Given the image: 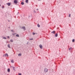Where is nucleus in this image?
I'll return each instance as SVG.
<instances>
[{
    "mask_svg": "<svg viewBox=\"0 0 75 75\" xmlns=\"http://www.w3.org/2000/svg\"><path fill=\"white\" fill-rule=\"evenodd\" d=\"M8 47L9 48H11V47L10 46V45L9 44H8Z\"/></svg>",
    "mask_w": 75,
    "mask_h": 75,
    "instance_id": "nucleus-10",
    "label": "nucleus"
},
{
    "mask_svg": "<svg viewBox=\"0 0 75 75\" xmlns=\"http://www.w3.org/2000/svg\"><path fill=\"white\" fill-rule=\"evenodd\" d=\"M18 75H21V74H20Z\"/></svg>",
    "mask_w": 75,
    "mask_h": 75,
    "instance_id": "nucleus-27",
    "label": "nucleus"
},
{
    "mask_svg": "<svg viewBox=\"0 0 75 75\" xmlns=\"http://www.w3.org/2000/svg\"><path fill=\"white\" fill-rule=\"evenodd\" d=\"M7 37H8V38H9V36H8Z\"/></svg>",
    "mask_w": 75,
    "mask_h": 75,
    "instance_id": "nucleus-28",
    "label": "nucleus"
},
{
    "mask_svg": "<svg viewBox=\"0 0 75 75\" xmlns=\"http://www.w3.org/2000/svg\"><path fill=\"white\" fill-rule=\"evenodd\" d=\"M72 49V48L71 47L69 49V50H70Z\"/></svg>",
    "mask_w": 75,
    "mask_h": 75,
    "instance_id": "nucleus-17",
    "label": "nucleus"
},
{
    "mask_svg": "<svg viewBox=\"0 0 75 75\" xmlns=\"http://www.w3.org/2000/svg\"><path fill=\"white\" fill-rule=\"evenodd\" d=\"M38 10V9H37V10Z\"/></svg>",
    "mask_w": 75,
    "mask_h": 75,
    "instance_id": "nucleus-30",
    "label": "nucleus"
},
{
    "mask_svg": "<svg viewBox=\"0 0 75 75\" xmlns=\"http://www.w3.org/2000/svg\"><path fill=\"white\" fill-rule=\"evenodd\" d=\"M48 70L47 68L45 69V73H47L48 72Z\"/></svg>",
    "mask_w": 75,
    "mask_h": 75,
    "instance_id": "nucleus-1",
    "label": "nucleus"
},
{
    "mask_svg": "<svg viewBox=\"0 0 75 75\" xmlns=\"http://www.w3.org/2000/svg\"><path fill=\"white\" fill-rule=\"evenodd\" d=\"M25 2H26V3H28V0H25Z\"/></svg>",
    "mask_w": 75,
    "mask_h": 75,
    "instance_id": "nucleus-7",
    "label": "nucleus"
},
{
    "mask_svg": "<svg viewBox=\"0 0 75 75\" xmlns=\"http://www.w3.org/2000/svg\"><path fill=\"white\" fill-rule=\"evenodd\" d=\"M19 56H21V53L20 54H18V55Z\"/></svg>",
    "mask_w": 75,
    "mask_h": 75,
    "instance_id": "nucleus-19",
    "label": "nucleus"
},
{
    "mask_svg": "<svg viewBox=\"0 0 75 75\" xmlns=\"http://www.w3.org/2000/svg\"><path fill=\"white\" fill-rule=\"evenodd\" d=\"M7 5H8V6H10L11 5V4L10 3H8V4H7Z\"/></svg>",
    "mask_w": 75,
    "mask_h": 75,
    "instance_id": "nucleus-6",
    "label": "nucleus"
},
{
    "mask_svg": "<svg viewBox=\"0 0 75 75\" xmlns=\"http://www.w3.org/2000/svg\"><path fill=\"white\" fill-rule=\"evenodd\" d=\"M4 6H2V8H4Z\"/></svg>",
    "mask_w": 75,
    "mask_h": 75,
    "instance_id": "nucleus-22",
    "label": "nucleus"
},
{
    "mask_svg": "<svg viewBox=\"0 0 75 75\" xmlns=\"http://www.w3.org/2000/svg\"><path fill=\"white\" fill-rule=\"evenodd\" d=\"M55 33V32L54 31L52 32V33L54 34Z\"/></svg>",
    "mask_w": 75,
    "mask_h": 75,
    "instance_id": "nucleus-8",
    "label": "nucleus"
},
{
    "mask_svg": "<svg viewBox=\"0 0 75 75\" xmlns=\"http://www.w3.org/2000/svg\"><path fill=\"white\" fill-rule=\"evenodd\" d=\"M5 56H7V57H8V54H5Z\"/></svg>",
    "mask_w": 75,
    "mask_h": 75,
    "instance_id": "nucleus-12",
    "label": "nucleus"
},
{
    "mask_svg": "<svg viewBox=\"0 0 75 75\" xmlns=\"http://www.w3.org/2000/svg\"><path fill=\"white\" fill-rule=\"evenodd\" d=\"M16 36L17 37H19V35L18 34H17L16 35Z\"/></svg>",
    "mask_w": 75,
    "mask_h": 75,
    "instance_id": "nucleus-11",
    "label": "nucleus"
},
{
    "mask_svg": "<svg viewBox=\"0 0 75 75\" xmlns=\"http://www.w3.org/2000/svg\"><path fill=\"white\" fill-rule=\"evenodd\" d=\"M13 69L15 70V67H13Z\"/></svg>",
    "mask_w": 75,
    "mask_h": 75,
    "instance_id": "nucleus-21",
    "label": "nucleus"
},
{
    "mask_svg": "<svg viewBox=\"0 0 75 75\" xmlns=\"http://www.w3.org/2000/svg\"><path fill=\"white\" fill-rule=\"evenodd\" d=\"M22 28L23 29H24V30H26L24 26L23 27V28Z\"/></svg>",
    "mask_w": 75,
    "mask_h": 75,
    "instance_id": "nucleus-4",
    "label": "nucleus"
},
{
    "mask_svg": "<svg viewBox=\"0 0 75 75\" xmlns=\"http://www.w3.org/2000/svg\"><path fill=\"white\" fill-rule=\"evenodd\" d=\"M8 72H10V69H8Z\"/></svg>",
    "mask_w": 75,
    "mask_h": 75,
    "instance_id": "nucleus-9",
    "label": "nucleus"
},
{
    "mask_svg": "<svg viewBox=\"0 0 75 75\" xmlns=\"http://www.w3.org/2000/svg\"><path fill=\"white\" fill-rule=\"evenodd\" d=\"M39 47H40V49H42V46L41 45H39Z\"/></svg>",
    "mask_w": 75,
    "mask_h": 75,
    "instance_id": "nucleus-3",
    "label": "nucleus"
},
{
    "mask_svg": "<svg viewBox=\"0 0 75 75\" xmlns=\"http://www.w3.org/2000/svg\"><path fill=\"white\" fill-rule=\"evenodd\" d=\"M11 62H12V63H13L14 62V60H12V61H11Z\"/></svg>",
    "mask_w": 75,
    "mask_h": 75,
    "instance_id": "nucleus-15",
    "label": "nucleus"
},
{
    "mask_svg": "<svg viewBox=\"0 0 75 75\" xmlns=\"http://www.w3.org/2000/svg\"><path fill=\"white\" fill-rule=\"evenodd\" d=\"M33 40V39H30V40Z\"/></svg>",
    "mask_w": 75,
    "mask_h": 75,
    "instance_id": "nucleus-25",
    "label": "nucleus"
},
{
    "mask_svg": "<svg viewBox=\"0 0 75 75\" xmlns=\"http://www.w3.org/2000/svg\"><path fill=\"white\" fill-rule=\"evenodd\" d=\"M75 42V40H74V39H73V40H72V42Z\"/></svg>",
    "mask_w": 75,
    "mask_h": 75,
    "instance_id": "nucleus-16",
    "label": "nucleus"
},
{
    "mask_svg": "<svg viewBox=\"0 0 75 75\" xmlns=\"http://www.w3.org/2000/svg\"><path fill=\"white\" fill-rule=\"evenodd\" d=\"M35 34V33H33V35H34Z\"/></svg>",
    "mask_w": 75,
    "mask_h": 75,
    "instance_id": "nucleus-24",
    "label": "nucleus"
},
{
    "mask_svg": "<svg viewBox=\"0 0 75 75\" xmlns=\"http://www.w3.org/2000/svg\"><path fill=\"white\" fill-rule=\"evenodd\" d=\"M34 11V13H36V12L35 11Z\"/></svg>",
    "mask_w": 75,
    "mask_h": 75,
    "instance_id": "nucleus-26",
    "label": "nucleus"
},
{
    "mask_svg": "<svg viewBox=\"0 0 75 75\" xmlns=\"http://www.w3.org/2000/svg\"><path fill=\"white\" fill-rule=\"evenodd\" d=\"M0 6H1V5H0Z\"/></svg>",
    "mask_w": 75,
    "mask_h": 75,
    "instance_id": "nucleus-31",
    "label": "nucleus"
},
{
    "mask_svg": "<svg viewBox=\"0 0 75 75\" xmlns=\"http://www.w3.org/2000/svg\"><path fill=\"white\" fill-rule=\"evenodd\" d=\"M11 32H13V30H11Z\"/></svg>",
    "mask_w": 75,
    "mask_h": 75,
    "instance_id": "nucleus-29",
    "label": "nucleus"
},
{
    "mask_svg": "<svg viewBox=\"0 0 75 75\" xmlns=\"http://www.w3.org/2000/svg\"><path fill=\"white\" fill-rule=\"evenodd\" d=\"M3 39H6V37H4L3 38Z\"/></svg>",
    "mask_w": 75,
    "mask_h": 75,
    "instance_id": "nucleus-18",
    "label": "nucleus"
},
{
    "mask_svg": "<svg viewBox=\"0 0 75 75\" xmlns=\"http://www.w3.org/2000/svg\"><path fill=\"white\" fill-rule=\"evenodd\" d=\"M14 0L15 1H14V3H16V4H17V3H18V1L16 0Z\"/></svg>",
    "mask_w": 75,
    "mask_h": 75,
    "instance_id": "nucleus-2",
    "label": "nucleus"
},
{
    "mask_svg": "<svg viewBox=\"0 0 75 75\" xmlns=\"http://www.w3.org/2000/svg\"><path fill=\"white\" fill-rule=\"evenodd\" d=\"M58 36V34L57 33H56L55 35V37H57Z\"/></svg>",
    "mask_w": 75,
    "mask_h": 75,
    "instance_id": "nucleus-5",
    "label": "nucleus"
},
{
    "mask_svg": "<svg viewBox=\"0 0 75 75\" xmlns=\"http://www.w3.org/2000/svg\"><path fill=\"white\" fill-rule=\"evenodd\" d=\"M38 27L39 28L40 27V25L38 24Z\"/></svg>",
    "mask_w": 75,
    "mask_h": 75,
    "instance_id": "nucleus-13",
    "label": "nucleus"
},
{
    "mask_svg": "<svg viewBox=\"0 0 75 75\" xmlns=\"http://www.w3.org/2000/svg\"><path fill=\"white\" fill-rule=\"evenodd\" d=\"M21 3L22 5H23V4H24L23 2H22Z\"/></svg>",
    "mask_w": 75,
    "mask_h": 75,
    "instance_id": "nucleus-14",
    "label": "nucleus"
},
{
    "mask_svg": "<svg viewBox=\"0 0 75 75\" xmlns=\"http://www.w3.org/2000/svg\"><path fill=\"white\" fill-rule=\"evenodd\" d=\"M11 42H13V40H11Z\"/></svg>",
    "mask_w": 75,
    "mask_h": 75,
    "instance_id": "nucleus-20",
    "label": "nucleus"
},
{
    "mask_svg": "<svg viewBox=\"0 0 75 75\" xmlns=\"http://www.w3.org/2000/svg\"><path fill=\"white\" fill-rule=\"evenodd\" d=\"M69 17H71V15L70 14H69Z\"/></svg>",
    "mask_w": 75,
    "mask_h": 75,
    "instance_id": "nucleus-23",
    "label": "nucleus"
}]
</instances>
